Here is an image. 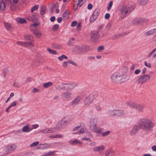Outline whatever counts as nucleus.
Listing matches in <instances>:
<instances>
[{"mask_svg": "<svg viewBox=\"0 0 156 156\" xmlns=\"http://www.w3.org/2000/svg\"><path fill=\"white\" fill-rule=\"evenodd\" d=\"M81 100V98L79 96H76L70 103V105L74 107L78 105Z\"/></svg>", "mask_w": 156, "mask_h": 156, "instance_id": "9b49d317", "label": "nucleus"}, {"mask_svg": "<svg viewBox=\"0 0 156 156\" xmlns=\"http://www.w3.org/2000/svg\"><path fill=\"white\" fill-rule=\"evenodd\" d=\"M140 4L142 5H145L147 2L148 1V0H139Z\"/></svg>", "mask_w": 156, "mask_h": 156, "instance_id": "a18cd8bd", "label": "nucleus"}, {"mask_svg": "<svg viewBox=\"0 0 156 156\" xmlns=\"http://www.w3.org/2000/svg\"><path fill=\"white\" fill-rule=\"evenodd\" d=\"M72 95L71 91H66L62 93L61 95V98L63 101H66L70 99Z\"/></svg>", "mask_w": 156, "mask_h": 156, "instance_id": "6e6552de", "label": "nucleus"}, {"mask_svg": "<svg viewBox=\"0 0 156 156\" xmlns=\"http://www.w3.org/2000/svg\"><path fill=\"white\" fill-rule=\"evenodd\" d=\"M95 108L96 109V110L98 111H100L101 109V107L100 105H96L95 106Z\"/></svg>", "mask_w": 156, "mask_h": 156, "instance_id": "69168bd1", "label": "nucleus"}, {"mask_svg": "<svg viewBox=\"0 0 156 156\" xmlns=\"http://www.w3.org/2000/svg\"><path fill=\"white\" fill-rule=\"evenodd\" d=\"M90 128L91 131L98 134L101 133L104 130L103 128L97 126V124L90 126Z\"/></svg>", "mask_w": 156, "mask_h": 156, "instance_id": "0eeeda50", "label": "nucleus"}, {"mask_svg": "<svg viewBox=\"0 0 156 156\" xmlns=\"http://www.w3.org/2000/svg\"><path fill=\"white\" fill-rule=\"evenodd\" d=\"M68 62L67 61H65L62 64V66L63 67H66L67 66Z\"/></svg>", "mask_w": 156, "mask_h": 156, "instance_id": "774afa93", "label": "nucleus"}, {"mask_svg": "<svg viewBox=\"0 0 156 156\" xmlns=\"http://www.w3.org/2000/svg\"><path fill=\"white\" fill-rule=\"evenodd\" d=\"M104 49V47L102 46H100L98 47V52H100L103 50Z\"/></svg>", "mask_w": 156, "mask_h": 156, "instance_id": "052dcab7", "label": "nucleus"}, {"mask_svg": "<svg viewBox=\"0 0 156 156\" xmlns=\"http://www.w3.org/2000/svg\"><path fill=\"white\" fill-rule=\"evenodd\" d=\"M110 133V131H108L101 133V135L103 136H105L108 135Z\"/></svg>", "mask_w": 156, "mask_h": 156, "instance_id": "49530a36", "label": "nucleus"}, {"mask_svg": "<svg viewBox=\"0 0 156 156\" xmlns=\"http://www.w3.org/2000/svg\"><path fill=\"white\" fill-rule=\"evenodd\" d=\"M126 35L125 33H123L120 34H117L115 35L114 37V38L115 39H117L119 38L124 36Z\"/></svg>", "mask_w": 156, "mask_h": 156, "instance_id": "72a5a7b5", "label": "nucleus"}, {"mask_svg": "<svg viewBox=\"0 0 156 156\" xmlns=\"http://www.w3.org/2000/svg\"><path fill=\"white\" fill-rule=\"evenodd\" d=\"M39 7V6L38 5H35L31 9V13H33L34 11L35 10H37L38 9Z\"/></svg>", "mask_w": 156, "mask_h": 156, "instance_id": "c9c22d12", "label": "nucleus"}, {"mask_svg": "<svg viewBox=\"0 0 156 156\" xmlns=\"http://www.w3.org/2000/svg\"><path fill=\"white\" fill-rule=\"evenodd\" d=\"M17 21L21 23H23L26 22V20L25 19L20 18H19L17 20Z\"/></svg>", "mask_w": 156, "mask_h": 156, "instance_id": "a19ab883", "label": "nucleus"}, {"mask_svg": "<svg viewBox=\"0 0 156 156\" xmlns=\"http://www.w3.org/2000/svg\"><path fill=\"white\" fill-rule=\"evenodd\" d=\"M98 15V11L95 9L90 19V22H94L97 17Z\"/></svg>", "mask_w": 156, "mask_h": 156, "instance_id": "2eb2a0df", "label": "nucleus"}, {"mask_svg": "<svg viewBox=\"0 0 156 156\" xmlns=\"http://www.w3.org/2000/svg\"><path fill=\"white\" fill-rule=\"evenodd\" d=\"M133 6H124L122 7L120 9V14L124 18L129 15L134 9Z\"/></svg>", "mask_w": 156, "mask_h": 156, "instance_id": "7ed1b4c3", "label": "nucleus"}, {"mask_svg": "<svg viewBox=\"0 0 156 156\" xmlns=\"http://www.w3.org/2000/svg\"><path fill=\"white\" fill-rule=\"evenodd\" d=\"M69 10H66L64 12L63 14V17L65 19H68L69 16Z\"/></svg>", "mask_w": 156, "mask_h": 156, "instance_id": "c756f323", "label": "nucleus"}, {"mask_svg": "<svg viewBox=\"0 0 156 156\" xmlns=\"http://www.w3.org/2000/svg\"><path fill=\"white\" fill-rule=\"evenodd\" d=\"M52 85V83L51 82H48L43 84V87L45 88H47L51 86Z\"/></svg>", "mask_w": 156, "mask_h": 156, "instance_id": "2f4dec72", "label": "nucleus"}, {"mask_svg": "<svg viewBox=\"0 0 156 156\" xmlns=\"http://www.w3.org/2000/svg\"><path fill=\"white\" fill-rule=\"evenodd\" d=\"M50 147V145L47 144H45L43 145L42 147L43 149H46Z\"/></svg>", "mask_w": 156, "mask_h": 156, "instance_id": "79ce46f5", "label": "nucleus"}, {"mask_svg": "<svg viewBox=\"0 0 156 156\" xmlns=\"http://www.w3.org/2000/svg\"><path fill=\"white\" fill-rule=\"evenodd\" d=\"M87 47L83 45L75 46L73 49V51L77 54H83L87 51Z\"/></svg>", "mask_w": 156, "mask_h": 156, "instance_id": "20e7f679", "label": "nucleus"}, {"mask_svg": "<svg viewBox=\"0 0 156 156\" xmlns=\"http://www.w3.org/2000/svg\"><path fill=\"white\" fill-rule=\"evenodd\" d=\"M16 44L20 45L26 47H28L31 46L32 45V43L31 42H27L21 41H17Z\"/></svg>", "mask_w": 156, "mask_h": 156, "instance_id": "ddd939ff", "label": "nucleus"}, {"mask_svg": "<svg viewBox=\"0 0 156 156\" xmlns=\"http://www.w3.org/2000/svg\"><path fill=\"white\" fill-rule=\"evenodd\" d=\"M38 23H35L31 25L30 27V29L32 30L34 29V28H36L35 27H36L38 25Z\"/></svg>", "mask_w": 156, "mask_h": 156, "instance_id": "ea45409f", "label": "nucleus"}, {"mask_svg": "<svg viewBox=\"0 0 156 156\" xmlns=\"http://www.w3.org/2000/svg\"><path fill=\"white\" fill-rule=\"evenodd\" d=\"M55 128H47L41 130L40 132L43 133H53L55 132Z\"/></svg>", "mask_w": 156, "mask_h": 156, "instance_id": "dca6fc26", "label": "nucleus"}, {"mask_svg": "<svg viewBox=\"0 0 156 156\" xmlns=\"http://www.w3.org/2000/svg\"><path fill=\"white\" fill-rule=\"evenodd\" d=\"M17 103L16 101H13L12 103L9 106L10 108L12 107H15Z\"/></svg>", "mask_w": 156, "mask_h": 156, "instance_id": "4d7b16f0", "label": "nucleus"}, {"mask_svg": "<svg viewBox=\"0 0 156 156\" xmlns=\"http://www.w3.org/2000/svg\"><path fill=\"white\" fill-rule=\"evenodd\" d=\"M111 79L113 82L122 83L126 81L129 78L128 76L126 75H121L119 73L115 72L112 75Z\"/></svg>", "mask_w": 156, "mask_h": 156, "instance_id": "f03ea898", "label": "nucleus"}, {"mask_svg": "<svg viewBox=\"0 0 156 156\" xmlns=\"http://www.w3.org/2000/svg\"><path fill=\"white\" fill-rule=\"evenodd\" d=\"M156 33V29L154 28L149 30L144 33L145 37H147L153 34Z\"/></svg>", "mask_w": 156, "mask_h": 156, "instance_id": "aec40b11", "label": "nucleus"}, {"mask_svg": "<svg viewBox=\"0 0 156 156\" xmlns=\"http://www.w3.org/2000/svg\"><path fill=\"white\" fill-rule=\"evenodd\" d=\"M59 26L58 24H56L54 25L52 27L53 30L54 31L57 30Z\"/></svg>", "mask_w": 156, "mask_h": 156, "instance_id": "864d4df0", "label": "nucleus"}, {"mask_svg": "<svg viewBox=\"0 0 156 156\" xmlns=\"http://www.w3.org/2000/svg\"><path fill=\"white\" fill-rule=\"evenodd\" d=\"M39 144V142L38 141H36L34 142L31 144L30 145V147H33Z\"/></svg>", "mask_w": 156, "mask_h": 156, "instance_id": "de8ad7c7", "label": "nucleus"}, {"mask_svg": "<svg viewBox=\"0 0 156 156\" xmlns=\"http://www.w3.org/2000/svg\"><path fill=\"white\" fill-rule=\"evenodd\" d=\"M30 125L29 124L23 127L22 130L24 132H29L33 129V128H29Z\"/></svg>", "mask_w": 156, "mask_h": 156, "instance_id": "b1692460", "label": "nucleus"}, {"mask_svg": "<svg viewBox=\"0 0 156 156\" xmlns=\"http://www.w3.org/2000/svg\"><path fill=\"white\" fill-rule=\"evenodd\" d=\"M39 91V90L35 87H34L32 89V92L33 93H35L38 92Z\"/></svg>", "mask_w": 156, "mask_h": 156, "instance_id": "680f3d73", "label": "nucleus"}, {"mask_svg": "<svg viewBox=\"0 0 156 156\" xmlns=\"http://www.w3.org/2000/svg\"><path fill=\"white\" fill-rule=\"evenodd\" d=\"M84 129L83 128H81L80 129L79 131L77 132L76 133H75V134H78L79 135L80 134L83 133H84Z\"/></svg>", "mask_w": 156, "mask_h": 156, "instance_id": "603ef678", "label": "nucleus"}, {"mask_svg": "<svg viewBox=\"0 0 156 156\" xmlns=\"http://www.w3.org/2000/svg\"><path fill=\"white\" fill-rule=\"evenodd\" d=\"M16 146L15 145H10L6 147L7 150L9 151H12L16 149Z\"/></svg>", "mask_w": 156, "mask_h": 156, "instance_id": "bb28decb", "label": "nucleus"}, {"mask_svg": "<svg viewBox=\"0 0 156 156\" xmlns=\"http://www.w3.org/2000/svg\"><path fill=\"white\" fill-rule=\"evenodd\" d=\"M59 87V89L62 90H65L66 88V84H62L61 86H58Z\"/></svg>", "mask_w": 156, "mask_h": 156, "instance_id": "5fc2aeb1", "label": "nucleus"}, {"mask_svg": "<svg viewBox=\"0 0 156 156\" xmlns=\"http://www.w3.org/2000/svg\"><path fill=\"white\" fill-rule=\"evenodd\" d=\"M8 72V71L7 69H5L3 70V73L4 77H5L6 75L7 74Z\"/></svg>", "mask_w": 156, "mask_h": 156, "instance_id": "6e6d98bb", "label": "nucleus"}, {"mask_svg": "<svg viewBox=\"0 0 156 156\" xmlns=\"http://www.w3.org/2000/svg\"><path fill=\"white\" fill-rule=\"evenodd\" d=\"M98 123V119L95 117H91L89 120L90 126L97 124Z\"/></svg>", "mask_w": 156, "mask_h": 156, "instance_id": "412c9836", "label": "nucleus"}, {"mask_svg": "<svg viewBox=\"0 0 156 156\" xmlns=\"http://www.w3.org/2000/svg\"><path fill=\"white\" fill-rule=\"evenodd\" d=\"M94 96L92 94L88 95L84 100V104L85 105L88 106L93 101Z\"/></svg>", "mask_w": 156, "mask_h": 156, "instance_id": "1a4fd4ad", "label": "nucleus"}, {"mask_svg": "<svg viewBox=\"0 0 156 156\" xmlns=\"http://www.w3.org/2000/svg\"><path fill=\"white\" fill-rule=\"evenodd\" d=\"M115 110H110L109 111L108 114L109 116H115Z\"/></svg>", "mask_w": 156, "mask_h": 156, "instance_id": "e433bc0d", "label": "nucleus"}, {"mask_svg": "<svg viewBox=\"0 0 156 156\" xmlns=\"http://www.w3.org/2000/svg\"><path fill=\"white\" fill-rule=\"evenodd\" d=\"M46 11V8L45 6L42 5L41 9L40 14L41 15H43L44 14Z\"/></svg>", "mask_w": 156, "mask_h": 156, "instance_id": "7c9ffc66", "label": "nucleus"}, {"mask_svg": "<svg viewBox=\"0 0 156 156\" xmlns=\"http://www.w3.org/2000/svg\"><path fill=\"white\" fill-rule=\"evenodd\" d=\"M33 154V152H30L27 153L23 155V156H30Z\"/></svg>", "mask_w": 156, "mask_h": 156, "instance_id": "0e129e2a", "label": "nucleus"}, {"mask_svg": "<svg viewBox=\"0 0 156 156\" xmlns=\"http://www.w3.org/2000/svg\"><path fill=\"white\" fill-rule=\"evenodd\" d=\"M3 24L6 30H9L12 28V27L11 24L6 22H4Z\"/></svg>", "mask_w": 156, "mask_h": 156, "instance_id": "cd10ccee", "label": "nucleus"}, {"mask_svg": "<svg viewBox=\"0 0 156 156\" xmlns=\"http://www.w3.org/2000/svg\"><path fill=\"white\" fill-rule=\"evenodd\" d=\"M71 120L72 119H69L68 120H64V119H62L60 122V124L61 125V127L65 126L67 124L69 123Z\"/></svg>", "mask_w": 156, "mask_h": 156, "instance_id": "4be33fe9", "label": "nucleus"}, {"mask_svg": "<svg viewBox=\"0 0 156 156\" xmlns=\"http://www.w3.org/2000/svg\"><path fill=\"white\" fill-rule=\"evenodd\" d=\"M5 8L6 4L0 0V10L3 11L5 9Z\"/></svg>", "mask_w": 156, "mask_h": 156, "instance_id": "c85d7f7f", "label": "nucleus"}, {"mask_svg": "<svg viewBox=\"0 0 156 156\" xmlns=\"http://www.w3.org/2000/svg\"><path fill=\"white\" fill-rule=\"evenodd\" d=\"M67 57L64 55H62L58 57V59L60 61H62L63 59H67Z\"/></svg>", "mask_w": 156, "mask_h": 156, "instance_id": "f704fd0d", "label": "nucleus"}, {"mask_svg": "<svg viewBox=\"0 0 156 156\" xmlns=\"http://www.w3.org/2000/svg\"><path fill=\"white\" fill-rule=\"evenodd\" d=\"M69 143L72 145H76V144L81 145L82 144V143L77 139L75 140H71L69 141Z\"/></svg>", "mask_w": 156, "mask_h": 156, "instance_id": "5701e85b", "label": "nucleus"}, {"mask_svg": "<svg viewBox=\"0 0 156 156\" xmlns=\"http://www.w3.org/2000/svg\"><path fill=\"white\" fill-rule=\"evenodd\" d=\"M47 50L51 54L56 55L57 54V52L51 49L50 48H48Z\"/></svg>", "mask_w": 156, "mask_h": 156, "instance_id": "58836bf2", "label": "nucleus"}, {"mask_svg": "<svg viewBox=\"0 0 156 156\" xmlns=\"http://www.w3.org/2000/svg\"><path fill=\"white\" fill-rule=\"evenodd\" d=\"M114 154V150L112 149H109L106 151L105 154V156H113Z\"/></svg>", "mask_w": 156, "mask_h": 156, "instance_id": "a878e982", "label": "nucleus"}, {"mask_svg": "<svg viewBox=\"0 0 156 156\" xmlns=\"http://www.w3.org/2000/svg\"><path fill=\"white\" fill-rule=\"evenodd\" d=\"M85 0H75L74 4L73 5V9L76 10L78 6L81 7L85 2Z\"/></svg>", "mask_w": 156, "mask_h": 156, "instance_id": "f8f14e48", "label": "nucleus"}, {"mask_svg": "<svg viewBox=\"0 0 156 156\" xmlns=\"http://www.w3.org/2000/svg\"><path fill=\"white\" fill-rule=\"evenodd\" d=\"M104 148V146L103 145H102L94 147L93 149V150L95 152H98L99 153H101Z\"/></svg>", "mask_w": 156, "mask_h": 156, "instance_id": "f3484780", "label": "nucleus"}, {"mask_svg": "<svg viewBox=\"0 0 156 156\" xmlns=\"http://www.w3.org/2000/svg\"><path fill=\"white\" fill-rule=\"evenodd\" d=\"M66 88L69 90H72L74 87H77L78 84L76 83H65Z\"/></svg>", "mask_w": 156, "mask_h": 156, "instance_id": "a211bd4d", "label": "nucleus"}, {"mask_svg": "<svg viewBox=\"0 0 156 156\" xmlns=\"http://www.w3.org/2000/svg\"><path fill=\"white\" fill-rule=\"evenodd\" d=\"M155 125L154 123L150 119L146 118H144L140 120L139 126H135L130 132V134L133 135L136 133L140 128L144 131L149 132L151 131Z\"/></svg>", "mask_w": 156, "mask_h": 156, "instance_id": "f257e3e1", "label": "nucleus"}, {"mask_svg": "<svg viewBox=\"0 0 156 156\" xmlns=\"http://www.w3.org/2000/svg\"><path fill=\"white\" fill-rule=\"evenodd\" d=\"M24 38L25 40H31L33 38V37L31 35L27 34L25 35Z\"/></svg>", "mask_w": 156, "mask_h": 156, "instance_id": "473e14b6", "label": "nucleus"}, {"mask_svg": "<svg viewBox=\"0 0 156 156\" xmlns=\"http://www.w3.org/2000/svg\"><path fill=\"white\" fill-rule=\"evenodd\" d=\"M156 51V48H155L154 49L151 51L147 55V57L150 58L153 54V53L155 52Z\"/></svg>", "mask_w": 156, "mask_h": 156, "instance_id": "c03bdc74", "label": "nucleus"}, {"mask_svg": "<svg viewBox=\"0 0 156 156\" xmlns=\"http://www.w3.org/2000/svg\"><path fill=\"white\" fill-rule=\"evenodd\" d=\"M126 104L131 108H136L139 112L142 113L143 112L144 106L143 105L136 104L131 102H127Z\"/></svg>", "mask_w": 156, "mask_h": 156, "instance_id": "39448f33", "label": "nucleus"}, {"mask_svg": "<svg viewBox=\"0 0 156 156\" xmlns=\"http://www.w3.org/2000/svg\"><path fill=\"white\" fill-rule=\"evenodd\" d=\"M52 47L55 49H59L61 48V46L57 44H52Z\"/></svg>", "mask_w": 156, "mask_h": 156, "instance_id": "8fccbe9b", "label": "nucleus"}, {"mask_svg": "<svg viewBox=\"0 0 156 156\" xmlns=\"http://www.w3.org/2000/svg\"><path fill=\"white\" fill-rule=\"evenodd\" d=\"M150 78L151 77L149 75L144 74L140 76L136 80V82L138 84H142L149 80Z\"/></svg>", "mask_w": 156, "mask_h": 156, "instance_id": "423d86ee", "label": "nucleus"}, {"mask_svg": "<svg viewBox=\"0 0 156 156\" xmlns=\"http://www.w3.org/2000/svg\"><path fill=\"white\" fill-rule=\"evenodd\" d=\"M68 63L73 65L74 66H76L77 64L76 63L73 61L71 60H69L68 61Z\"/></svg>", "mask_w": 156, "mask_h": 156, "instance_id": "37998d69", "label": "nucleus"}, {"mask_svg": "<svg viewBox=\"0 0 156 156\" xmlns=\"http://www.w3.org/2000/svg\"><path fill=\"white\" fill-rule=\"evenodd\" d=\"M81 27V23L80 22L78 23L76 26V29L78 31H79L80 30Z\"/></svg>", "mask_w": 156, "mask_h": 156, "instance_id": "09e8293b", "label": "nucleus"}, {"mask_svg": "<svg viewBox=\"0 0 156 156\" xmlns=\"http://www.w3.org/2000/svg\"><path fill=\"white\" fill-rule=\"evenodd\" d=\"M37 18V14H34L32 15L31 17V20L32 21L34 22L36 20Z\"/></svg>", "mask_w": 156, "mask_h": 156, "instance_id": "4c0bfd02", "label": "nucleus"}, {"mask_svg": "<svg viewBox=\"0 0 156 156\" xmlns=\"http://www.w3.org/2000/svg\"><path fill=\"white\" fill-rule=\"evenodd\" d=\"M144 64L146 66L148 67V68H150L151 67V64L150 63H147L146 61H145L144 62Z\"/></svg>", "mask_w": 156, "mask_h": 156, "instance_id": "bf43d9fd", "label": "nucleus"}, {"mask_svg": "<svg viewBox=\"0 0 156 156\" xmlns=\"http://www.w3.org/2000/svg\"><path fill=\"white\" fill-rule=\"evenodd\" d=\"M115 116H122L125 115V112L122 110H115Z\"/></svg>", "mask_w": 156, "mask_h": 156, "instance_id": "393cba45", "label": "nucleus"}, {"mask_svg": "<svg viewBox=\"0 0 156 156\" xmlns=\"http://www.w3.org/2000/svg\"><path fill=\"white\" fill-rule=\"evenodd\" d=\"M90 36L91 40L94 42H96L100 37L98 32L95 30L91 31Z\"/></svg>", "mask_w": 156, "mask_h": 156, "instance_id": "9d476101", "label": "nucleus"}, {"mask_svg": "<svg viewBox=\"0 0 156 156\" xmlns=\"http://www.w3.org/2000/svg\"><path fill=\"white\" fill-rule=\"evenodd\" d=\"M13 86L16 87H20V86L19 83L18 82H15L13 84Z\"/></svg>", "mask_w": 156, "mask_h": 156, "instance_id": "13d9d810", "label": "nucleus"}, {"mask_svg": "<svg viewBox=\"0 0 156 156\" xmlns=\"http://www.w3.org/2000/svg\"><path fill=\"white\" fill-rule=\"evenodd\" d=\"M77 24V22L76 21H74L72 22L71 24V26L72 27H75Z\"/></svg>", "mask_w": 156, "mask_h": 156, "instance_id": "338daca9", "label": "nucleus"}, {"mask_svg": "<svg viewBox=\"0 0 156 156\" xmlns=\"http://www.w3.org/2000/svg\"><path fill=\"white\" fill-rule=\"evenodd\" d=\"M30 30L38 38H41V33L39 29L34 28V29Z\"/></svg>", "mask_w": 156, "mask_h": 156, "instance_id": "6ab92c4d", "label": "nucleus"}, {"mask_svg": "<svg viewBox=\"0 0 156 156\" xmlns=\"http://www.w3.org/2000/svg\"><path fill=\"white\" fill-rule=\"evenodd\" d=\"M146 21V20L143 18H139L134 19L133 23L134 24H142Z\"/></svg>", "mask_w": 156, "mask_h": 156, "instance_id": "4468645a", "label": "nucleus"}, {"mask_svg": "<svg viewBox=\"0 0 156 156\" xmlns=\"http://www.w3.org/2000/svg\"><path fill=\"white\" fill-rule=\"evenodd\" d=\"M112 3L113 2L112 1H111L109 2L108 7H107L108 10L109 11L111 9L112 5Z\"/></svg>", "mask_w": 156, "mask_h": 156, "instance_id": "3c124183", "label": "nucleus"}, {"mask_svg": "<svg viewBox=\"0 0 156 156\" xmlns=\"http://www.w3.org/2000/svg\"><path fill=\"white\" fill-rule=\"evenodd\" d=\"M82 140H87V141H91V140H90V138H87V137H83L82 138Z\"/></svg>", "mask_w": 156, "mask_h": 156, "instance_id": "e2e57ef3", "label": "nucleus"}]
</instances>
